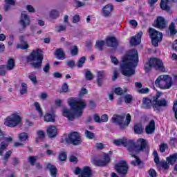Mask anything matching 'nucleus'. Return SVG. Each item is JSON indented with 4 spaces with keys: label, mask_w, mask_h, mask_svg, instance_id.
Wrapping results in <instances>:
<instances>
[{
    "label": "nucleus",
    "mask_w": 177,
    "mask_h": 177,
    "mask_svg": "<svg viewBox=\"0 0 177 177\" xmlns=\"http://www.w3.org/2000/svg\"><path fill=\"white\" fill-rule=\"evenodd\" d=\"M68 105L71 109L64 106L61 111L63 117H66L69 121H74L76 117L82 116L84 110L86 108V102L81 98H70Z\"/></svg>",
    "instance_id": "f257e3e1"
},
{
    "label": "nucleus",
    "mask_w": 177,
    "mask_h": 177,
    "mask_svg": "<svg viewBox=\"0 0 177 177\" xmlns=\"http://www.w3.org/2000/svg\"><path fill=\"white\" fill-rule=\"evenodd\" d=\"M120 68L121 74L124 77L133 75V49L129 50L122 57Z\"/></svg>",
    "instance_id": "f03ea898"
},
{
    "label": "nucleus",
    "mask_w": 177,
    "mask_h": 177,
    "mask_svg": "<svg viewBox=\"0 0 177 177\" xmlns=\"http://www.w3.org/2000/svg\"><path fill=\"white\" fill-rule=\"evenodd\" d=\"M131 120V114L128 113L126 115L125 113H122L121 115L114 114L111 118V121L113 124L118 125L120 129L124 131V129H127V128L129 127Z\"/></svg>",
    "instance_id": "7ed1b4c3"
},
{
    "label": "nucleus",
    "mask_w": 177,
    "mask_h": 177,
    "mask_svg": "<svg viewBox=\"0 0 177 177\" xmlns=\"http://www.w3.org/2000/svg\"><path fill=\"white\" fill-rule=\"evenodd\" d=\"M27 62H37L31 63L34 68L38 69L42 67V60H44V54L40 49L33 50L32 53L26 57Z\"/></svg>",
    "instance_id": "20e7f679"
},
{
    "label": "nucleus",
    "mask_w": 177,
    "mask_h": 177,
    "mask_svg": "<svg viewBox=\"0 0 177 177\" xmlns=\"http://www.w3.org/2000/svg\"><path fill=\"white\" fill-rule=\"evenodd\" d=\"M154 67L156 70L162 71V73L165 72V67L162 61L158 58H151L148 62L144 65V70L145 73H149L151 68Z\"/></svg>",
    "instance_id": "39448f33"
},
{
    "label": "nucleus",
    "mask_w": 177,
    "mask_h": 177,
    "mask_svg": "<svg viewBox=\"0 0 177 177\" xmlns=\"http://www.w3.org/2000/svg\"><path fill=\"white\" fill-rule=\"evenodd\" d=\"M172 77L168 75H160L155 81L156 86H159L160 89H169L172 86Z\"/></svg>",
    "instance_id": "423d86ee"
},
{
    "label": "nucleus",
    "mask_w": 177,
    "mask_h": 177,
    "mask_svg": "<svg viewBox=\"0 0 177 177\" xmlns=\"http://www.w3.org/2000/svg\"><path fill=\"white\" fill-rule=\"evenodd\" d=\"M66 143L73 145V146H80L82 143L81 135L77 131H73L68 134V138L65 139Z\"/></svg>",
    "instance_id": "0eeeda50"
},
{
    "label": "nucleus",
    "mask_w": 177,
    "mask_h": 177,
    "mask_svg": "<svg viewBox=\"0 0 177 177\" xmlns=\"http://www.w3.org/2000/svg\"><path fill=\"white\" fill-rule=\"evenodd\" d=\"M20 124H21V117H20L17 113H12L10 117L6 119L5 122V125L10 128H15V127H17V125H20Z\"/></svg>",
    "instance_id": "6e6552de"
},
{
    "label": "nucleus",
    "mask_w": 177,
    "mask_h": 177,
    "mask_svg": "<svg viewBox=\"0 0 177 177\" xmlns=\"http://www.w3.org/2000/svg\"><path fill=\"white\" fill-rule=\"evenodd\" d=\"M149 37L151 39L152 45L153 46H158V42L162 40V33L160 32L153 28L149 29Z\"/></svg>",
    "instance_id": "1a4fd4ad"
},
{
    "label": "nucleus",
    "mask_w": 177,
    "mask_h": 177,
    "mask_svg": "<svg viewBox=\"0 0 177 177\" xmlns=\"http://www.w3.org/2000/svg\"><path fill=\"white\" fill-rule=\"evenodd\" d=\"M75 175H78V177H93V171L89 166H84L82 169L77 167L74 170Z\"/></svg>",
    "instance_id": "9d476101"
},
{
    "label": "nucleus",
    "mask_w": 177,
    "mask_h": 177,
    "mask_svg": "<svg viewBox=\"0 0 177 177\" xmlns=\"http://www.w3.org/2000/svg\"><path fill=\"white\" fill-rule=\"evenodd\" d=\"M114 168L121 177H125V175L128 174V164L125 160L119 161L115 165Z\"/></svg>",
    "instance_id": "9b49d317"
},
{
    "label": "nucleus",
    "mask_w": 177,
    "mask_h": 177,
    "mask_svg": "<svg viewBox=\"0 0 177 177\" xmlns=\"http://www.w3.org/2000/svg\"><path fill=\"white\" fill-rule=\"evenodd\" d=\"M30 23L31 20L30 19V16L27 15V12H22L19 20V24L22 27L21 29H20V31H24V30L30 26Z\"/></svg>",
    "instance_id": "f8f14e48"
},
{
    "label": "nucleus",
    "mask_w": 177,
    "mask_h": 177,
    "mask_svg": "<svg viewBox=\"0 0 177 177\" xmlns=\"http://www.w3.org/2000/svg\"><path fill=\"white\" fill-rule=\"evenodd\" d=\"M147 149V141L144 138H138L136 143L134 144L133 151L136 153H140L145 151Z\"/></svg>",
    "instance_id": "ddd939ff"
},
{
    "label": "nucleus",
    "mask_w": 177,
    "mask_h": 177,
    "mask_svg": "<svg viewBox=\"0 0 177 177\" xmlns=\"http://www.w3.org/2000/svg\"><path fill=\"white\" fill-rule=\"evenodd\" d=\"M167 161H161L160 165L163 169H168L169 168V164L171 165L175 164L177 161V153L171 155L169 157L167 158Z\"/></svg>",
    "instance_id": "4468645a"
},
{
    "label": "nucleus",
    "mask_w": 177,
    "mask_h": 177,
    "mask_svg": "<svg viewBox=\"0 0 177 177\" xmlns=\"http://www.w3.org/2000/svg\"><path fill=\"white\" fill-rule=\"evenodd\" d=\"M159 96L156 95L153 98V107L156 109L157 107H167L168 106V101L167 100L162 98L158 100Z\"/></svg>",
    "instance_id": "2eb2a0df"
},
{
    "label": "nucleus",
    "mask_w": 177,
    "mask_h": 177,
    "mask_svg": "<svg viewBox=\"0 0 177 177\" xmlns=\"http://www.w3.org/2000/svg\"><path fill=\"white\" fill-rule=\"evenodd\" d=\"M113 10L114 6L111 3L107 4L102 9V16H103V17H111Z\"/></svg>",
    "instance_id": "dca6fc26"
},
{
    "label": "nucleus",
    "mask_w": 177,
    "mask_h": 177,
    "mask_svg": "<svg viewBox=\"0 0 177 177\" xmlns=\"http://www.w3.org/2000/svg\"><path fill=\"white\" fill-rule=\"evenodd\" d=\"M177 2V0H176ZM175 0H161L160 3V7L162 10H165L168 13H171V7L170 5L174 3Z\"/></svg>",
    "instance_id": "f3484780"
},
{
    "label": "nucleus",
    "mask_w": 177,
    "mask_h": 177,
    "mask_svg": "<svg viewBox=\"0 0 177 177\" xmlns=\"http://www.w3.org/2000/svg\"><path fill=\"white\" fill-rule=\"evenodd\" d=\"M111 161L110 156L107 153H104L103 160H98L94 161V165L97 167H106Z\"/></svg>",
    "instance_id": "a211bd4d"
},
{
    "label": "nucleus",
    "mask_w": 177,
    "mask_h": 177,
    "mask_svg": "<svg viewBox=\"0 0 177 177\" xmlns=\"http://www.w3.org/2000/svg\"><path fill=\"white\" fill-rule=\"evenodd\" d=\"M166 26L167 23L165 22V19L162 17H158L153 24V26L156 27V28H159V30H164Z\"/></svg>",
    "instance_id": "6ab92c4d"
},
{
    "label": "nucleus",
    "mask_w": 177,
    "mask_h": 177,
    "mask_svg": "<svg viewBox=\"0 0 177 177\" xmlns=\"http://www.w3.org/2000/svg\"><path fill=\"white\" fill-rule=\"evenodd\" d=\"M20 44L17 45V49H21L22 50H27L30 48L28 43L26 41L25 36H20L19 37Z\"/></svg>",
    "instance_id": "aec40b11"
},
{
    "label": "nucleus",
    "mask_w": 177,
    "mask_h": 177,
    "mask_svg": "<svg viewBox=\"0 0 177 177\" xmlns=\"http://www.w3.org/2000/svg\"><path fill=\"white\" fill-rule=\"evenodd\" d=\"M124 147H126L130 156L131 157H133V140H128L127 138H126Z\"/></svg>",
    "instance_id": "412c9836"
},
{
    "label": "nucleus",
    "mask_w": 177,
    "mask_h": 177,
    "mask_svg": "<svg viewBox=\"0 0 177 177\" xmlns=\"http://www.w3.org/2000/svg\"><path fill=\"white\" fill-rule=\"evenodd\" d=\"M154 131H156V122L153 120H151L148 125L145 127V133L147 135H151L154 133Z\"/></svg>",
    "instance_id": "4be33fe9"
},
{
    "label": "nucleus",
    "mask_w": 177,
    "mask_h": 177,
    "mask_svg": "<svg viewBox=\"0 0 177 177\" xmlns=\"http://www.w3.org/2000/svg\"><path fill=\"white\" fill-rule=\"evenodd\" d=\"M105 44L110 48H117V46H118V41H117V38L114 37L106 38Z\"/></svg>",
    "instance_id": "5701e85b"
},
{
    "label": "nucleus",
    "mask_w": 177,
    "mask_h": 177,
    "mask_svg": "<svg viewBox=\"0 0 177 177\" xmlns=\"http://www.w3.org/2000/svg\"><path fill=\"white\" fill-rule=\"evenodd\" d=\"M106 77V72L101 71L97 72V85L100 87L103 86V79Z\"/></svg>",
    "instance_id": "b1692460"
},
{
    "label": "nucleus",
    "mask_w": 177,
    "mask_h": 177,
    "mask_svg": "<svg viewBox=\"0 0 177 177\" xmlns=\"http://www.w3.org/2000/svg\"><path fill=\"white\" fill-rule=\"evenodd\" d=\"M151 106H153V100L149 98V97H143L142 98V107L143 109H151Z\"/></svg>",
    "instance_id": "393cba45"
},
{
    "label": "nucleus",
    "mask_w": 177,
    "mask_h": 177,
    "mask_svg": "<svg viewBox=\"0 0 177 177\" xmlns=\"http://www.w3.org/2000/svg\"><path fill=\"white\" fill-rule=\"evenodd\" d=\"M47 135L50 138H56L57 136V129L56 127L51 126L47 129Z\"/></svg>",
    "instance_id": "a878e982"
},
{
    "label": "nucleus",
    "mask_w": 177,
    "mask_h": 177,
    "mask_svg": "<svg viewBox=\"0 0 177 177\" xmlns=\"http://www.w3.org/2000/svg\"><path fill=\"white\" fill-rule=\"evenodd\" d=\"M47 169L49 170L50 176L56 177L57 175V168L55 165H52L50 163H48L46 165Z\"/></svg>",
    "instance_id": "bb28decb"
},
{
    "label": "nucleus",
    "mask_w": 177,
    "mask_h": 177,
    "mask_svg": "<svg viewBox=\"0 0 177 177\" xmlns=\"http://www.w3.org/2000/svg\"><path fill=\"white\" fill-rule=\"evenodd\" d=\"M54 55L58 60H64L66 59V53L63 51V48H57Z\"/></svg>",
    "instance_id": "cd10ccee"
},
{
    "label": "nucleus",
    "mask_w": 177,
    "mask_h": 177,
    "mask_svg": "<svg viewBox=\"0 0 177 177\" xmlns=\"http://www.w3.org/2000/svg\"><path fill=\"white\" fill-rule=\"evenodd\" d=\"M133 131L134 133H136L137 135H142V133H143V131H145V128L142 124L138 123L134 125Z\"/></svg>",
    "instance_id": "c85d7f7f"
},
{
    "label": "nucleus",
    "mask_w": 177,
    "mask_h": 177,
    "mask_svg": "<svg viewBox=\"0 0 177 177\" xmlns=\"http://www.w3.org/2000/svg\"><path fill=\"white\" fill-rule=\"evenodd\" d=\"M143 35V32L140 31L138 32L136 35L133 37V45L136 46V45H140V42H142V36Z\"/></svg>",
    "instance_id": "c756f323"
},
{
    "label": "nucleus",
    "mask_w": 177,
    "mask_h": 177,
    "mask_svg": "<svg viewBox=\"0 0 177 177\" xmlns=\"http://www.w3.org/2000/svg\"><path fill=\"white\" fill-rule=\"evenodd\" d=\"M15 67H16V62H15V59L10 58L7 62V65H6V68L8 70V71H10L12 70H14Z\"/></svg>",
    "instance_id": "7c9ffc66"
},
{
    "label": "nucleus",
    "mask_w": 177,
    "mask_h": 177,
    "mask_svg": "<svg viewBox=\"0 0 177 177\" xmlns=\"http://www.w3.org/2000/svg\"><path fill=\"white\" fill-rule=\"evenodd\" d=\"M104 45H106V41L103 40H97L95 43V48L97 50L102 52L104 48Z\"/></svg>",
    "instance_id": "2f4dec72"
},
{
    "label": "nucleus",
    "mask_w": 177,
    "mask_h": 177,
    "mask_svg": "<svg viewBox=\"0 0 177 177\" xmlns=\"http://www.w3.org/2000/svg\"><path fill=\"white\" fill-rule=\"evenodd\" d=\"M133 158V165H135L136 167H139V168L143 167V162L142 161V160H140V158L134 154Z\"/></svg>",
    "instance_id": "473e14b6"
},
{
    "label": "nucleus",
    "mask_w": 177,
    "mask_h": 177,
    "mask_svg": "<svg viewBox=\"0 0 177 177\" xmlns=\"http://www.w3.org/2000/svg\"><path fill=\"white\" fill-rule=\"evenodd\" d=\"M139 63V54L138 50H133V68H136L138 67V64Z\"/></svg>",
    "instance_id": "72a5a7b5"
},
{
    "label": "nucleus",
    "mask_w": 177,
    "mask_h": 177,
    "mask_svg": "<svg viewBox=\"0 0 177 177\" xmlns=\"http://www.w3.org/2000/svg\"><path fill=\"white\" fill-rule=\"evenodd\" d=\"M44 121L46 122H55L56 121L55 115L46 113L44 116Z\"/></svg>",
    "instance_id": "f704fd0d"
},
{
    "label": "nucleus",
    "mask_w": 177,
    "mask_h": 177,
    "mask_svg": "<svg viewBox=\"0 0 177 177\" xmlns=\"http://www.w3.org/2000/svg\"><path fill=\"white\" fill-rule=\"evenodd\" d=\"M127 140V138L124 137L122 138H120V139H117V140H114L113 143V145H115V146H124L125 145V142Z\"/></svg>",
    "instance_id": "c9c22d12"
},
{
    "label": "nucleus",
    "mask_w": 177,
    "mask_h": 177,
    "mask_svg": "<svg viewBox=\"0 0 177 177\" xmlns=\"http://www.w3.org/2000/svg\"><path fill=\"white\" fill-rule=\"evenodd\" d=\"M0 142H13V138H12V137H5V134H3V132L0 129Z\"/></svg>",
    "instance_id": "e433bc0d"
},
{
    "label": "nucleus",
    "mask_w": 177,
    "mask_h": 177,
    "mask_svg": "<svg viewBox=\"0 0 177 177\" xmlns=\"http://www.w3.org/2000/svg\"><path fill=\"white\" fill-rule=\"evenodd\" d=\"M18 138L19 142H26V140H28V138L30 137L28 136V133L26 132H22L19 134Z\"/></svg>",
    "instance_id": "4c0bfd02"
},
{
    "label": "nucleus",
    "mask_w": 177,
    "mask_h": 177,
    "mask_svg": "<svg viewBox=\"0 0 177 177\" xmlns=\"http://www.w3.org/2000/svg\"><path fill=\"white\" fill-rule=\"evenodd\" d=\"M169 30L170 31V35H175L177 33L176 26L175 23L171 22L169 26Z\"/></svg>",
    "instance_id": "58836bf2"
},
{
    "label": "nucleus",
    "mask_w": 177,
    "mask_h": 177,
    "mask_svg": "<svg viewBox=\"0 0 177 177\" xmlns=\"http://www.w3.org/2000/svg\"><path fill=\"white\" fill-rule=\"evenodd\" d=\"M84 77H85V79L86 80V81H92V80H93V78H95V77L93 76V74L89 70L86 71V72L84 73Z\"/></svg>",
    "instance_id": "ea45409f"
},
{
    "label": "nucleus",
    "mask_w": 177,
    "mask_h": 177,
    "mask_svg": "<svg viewBox=\"0 0 177 177\" xmlns=\"http://www.w3.org/2000/svg\"><path fill=\"white\" fill-rule=\"evenodd\" d=\"M114 93H115V95H118V96H121L122 95L127 93V88L123 90L121 87H116L114 89Z\"/></svg>",
    "instance_id": "a19ab883"
},
{
    "label": "nucleus",
    "mask_w": 177,
    "mask_h": 177,
    "mask_svg": "<svg viewBox=\"0 0 177 177\" xmlns=\"http://www.w3.org/2000/svg\"><path fill=\"white\" fill-rule=\"evenodd\" d=\"M9 146V142H1L0 143V156H3V151Z\"/></svg>",
    "instance_id": "79ce46f5"
},
{
    "label": "nucleus",
    "mask_w": 177,
    "mask_h": 177,
    "mask_svg": "<svg viewBox=\"0 0 177 177\" xmlns=\"http://www.w3.org/2000/svg\"><path fill=\"white\" fill-rule=\"evenodd\" d=\"M58 160L61 162L67 160V153L64 151H61L58 155Z\"/></svg>",
    "instance_id": "37998d69"
},
{
    "label": "nucleus",
    "mask_w": 177,
    "mask_h": 177,
    "mask_svg": "<svg viewBox=\"0 0 177 177\" xmlns=\"http://www.w3.org/2000/svg\"><path fill=\"white\" fill-rule=\"evenodd\" d=\"M10 156H12V151H6L5 155L3 157V164L6 165L9 158H10Z\"/></svg>",
    "instance_id": "c03bdc74"
},
{
    "label": "nucleus",
    "mask_w": 177,
    "mask_h": 177,
    "mask_svg": "<svg viewBox=\"0 0 177 177\" xmlns=\"http://www.w3.org/2000/svg\"><path fill=\"white\" fill-rule=\"evenodd\" d=\"M86 60V57H82L77 62V66L78 68H81L82 67H84V63H85V61Z\"/></svg>",
    "instance_id": "a18cd8bd"
},
{
    "label": "nucleus",
    "mask_w": 177,
    "mask_h": 177,
    "mask_svg": "<svg viewBox=\"0 0 177 177\" xmlns=\"http://www.w3.org/2000/svg\"><path fill=\"white\" fill-rule=\"evenodd\" d=\"M153 154L154 156V162L156 164V166L158 167L161 163V162H160V157H158V153H157V151H153Z\"/></svg>",
    "instance_id": "49530a36"
},
{
    "label": "nucleus",
    "mask_w": 177,
    "mask_h": 177,
    "mask_svg": "<svg viewBox=\"0 0 177 177\" xmlns=\"http://www.w3.org/2000/svg\"><path fill=\"white\" fill-rule=\"evenodd\" d=\"M60 16V14L57 11V10H52L50 13V17L51 19H57Z\"/></svg>",
    "instance_id": "de8ad7c7"
},
{
    "label": "nucleus",
    "mask_w": 177,
    "mask_h": 177,
    "mask_svg": "<svg viewBox=\"0 0 177 177\" xmlns=\"http://www.w3.org/2000/svg\"><path fill=\"white\" fill-rule=\"evenodd\" d=\"M21 88L20 90V95H26L27 93L28 90H27V84L23 82L21 84Z\"/></svg>",
    "instance_id": "09e8293b"
},
{
    "label": "nucleus",
    "mask_w": 177,
    "mask_h": 177,
    "mask_svg": "<svg viewBox=\"0 0 177 177\" xmlns=\"http://www.w3.org/2000/svg\"><path fill=\"white\" fill-rule=\"evenodd\" d=\"M37 160H38V156H29L28 158V161L32 166L35 165Z\"/></svg>",
    "instance_id": "8fccbe9b"
},
{
    "label": "nucleus",
    "mask_w": 177,
    "mask_h": 177,
    "mask_svg": "<svg viewBox=\"0 0 177 177\" xmlns=\"http://www.w3.org/2000/svg\"><path fill=\"white\" fill-rule=\"evenodd\" d=\"M137 92L138 93H141L142 95H146L150 92V88L146 87V88H142L140 89H137Z\"/></svg>",
    "instance_id": "3c124183"
},
{
    "label": "nucleus",
    "mask_w": 177,
    "mask_h": 177,
    "mask_svg": "<svg viewBox=\"0 0 177 177\" xmlns=\"http://www.w3.org/2000/svg\"><path fill=\"white\" fill-rule=\"evenodd\" d=\"M28 78L30 80V81L32 82L34 85H37V84H38V80H37V75L34 74H29Z\"/></svg>",
    "instance_id": "603ef678"
},
{
    "label": "nucleus",
    "mask_w": 177,
    "mask_h": 177,
    "mask_svg": "<svg viewBox=\"0 0 177 177\" xmlns=\"http://www.w3.org/2000/svg\"><path fill=\"white\" fill-rule=\"evenodd\" d=\"M35 107L37 111H38L39 116L42 117L43 113H42V109H41V105H39V103L37 102H35Z\"/></svg>",
    "instance_id": "864d4df0"
},
{
    "label": "nucleus",
    "mask_w": 177,
    "mask_h": 177,
    "mask_svg": "<svg viewBox=\"0 0 177 177\" xmlns=\"http://www.w3.org/2000/svg\"><path fill=\"white\" fill-rule=\"evenodd\" d=\"M78 47L77 46H73L71 49V56H77L78 55Z\"/></svg>",
    "instance_id": "5fc2aeb1"
},
{
    "label": "nucleus",
    "mask_w": 177,
    "mask_h": 177,
    "mask_svg": "<svg viewBox=\"0 0 177 177\" xmlns=\"http://www.w3.org/2000/svg\"><path fill=\"white\" fill-rule=\"evenodd\" d=\"M85 135H86V138H87V139H93L95 138V133L86 130L85 131Z\"/></svg>",
    "instance_id": "6e6d98bb"
},
{
    "label": "nucleus",
    "mask_w": 177,
    "mask_h": 177,
    "mask_svg": "<svg viewBox=\"0 0 177 177\" xmlns=\"http://www.w3.org/2000/svg\"><path fill=\"white\" fill-rule=\"evenodd\" d=\"M0 75H6V65H0Z\"/></svg>",
    "instance_id": "4d7b16f0"
},
{
    "label": "nucleus",
    "mask_w": 177,
    "mask_h": 177,
    "mask_svg": "<svg viewBox=\"0 0 177 177\" xmlns=\"http://www.w3.org/2000/svg\"><path fill=\"white\" fill-rule=\"evenodd\" d=\"M148 174L150 177H157V171H156V170L153 168H151L148 171Z\"/></svg>",
    "instance_id": "13d9d810"
},
{
    "label": "nucleus",
    "mask_w": 177,
    "mask_h": 177,
    "mask_svg": "<svg viewBox=\"0 0 177 177\" xmlns=\"http://www.w3.org/2000/svg\"><path fill=\"white\" fill-rule=\"evenodd\" d=\"M165 149H168V145L163 143L160 145V153H165Z\"/></svg>",
    "instance_id": "bf43d9fd"
},
{
    "label": "nucleus",
    "mask_w": 177,
    "mask_h": 177,
    "mask_svg": "<svg viewBox=\"0 0 177 177\" xmlns=\"http://www.w3.org/2000/svg\"><path fill=\"white\" fill-rule=\"evenodd\" d=\"M173 111L174 113V117L177 120V101H175L173 105Z\"/></svg>",
    "instance_id": "052dcab7"
},
{
    "label": "nucleus",
    "mask_w": 177,
    "mask_h": 177,
    "mask_svg": "<svg viewBox=\"0 0 177 177\" xmlns=\"http://www.w3.org/2000/svg\"><path fill=\"white\" fill-rule=\"evenodd\" d=\"M125 103H131L132 102V95H127L124 96Z\"/></svg>",
    "instance_id": "680f3d73"
},
{
    "label": "nucleus",
    "mask_w": 177,
    "mask_h": 177,
    "mask_svg": "<svg viewBox=\"0 0 177 177\" xmlns=\"http://www.w3.org/2000/svg\"><path fill=\"white\" fill-rule=\"evenodd\" d=\"M62 91V92H64V93H67V92H68V84H67V83L63 84Z\"/></svg>",
    "instance_id": "e2e57ef3"
},
{
    "label": "nucleus",
    "mask_w": 177,
    "mask_h": 177,
    "mask_svg": "<svg viewBox=\"0 0 177 177\" xmlns=\"http://www.w3.org/2000/svg\"><path fill=\"white\" fill-rule=\"evenodd\" d=\"M66 25H62L56 28L57 32H61V31H66Z\"/></svg>",
    "instance_id": "0e129e2a"
},
{
    "label": "nucleus",
    "mask_w": 177,
    "mask_h": 177,
    "mask_svg": "<svg viewBox=\"0 0 177 177\" xmlns=\"http://www.w3.org/2000/svg\"><path fill=\"white\" fill-rule=\"evenodd\" d=\"M93 120H94L95 122H97L98 124L102 123L101 118H100V116H99V115H97V113L94 115Z\"/></svg>",
    "instance_id": "69168bd1"
},
{
    "label": "nucleus",
    "mask_w": 177,
    "mask_h": 177,
    "mask_svg": "<svg viewBox=\"0 0 177 177\" xmlns=\"http://www.w3.org/2000/svg\"><path fill=\"white\" fill-rule=\"evenodd\" d=\"M109 121V115L104 114L101 116V122H107Z\"/></svg>",
    "instance_id": "338daca9"
},
{
    "label": "nucleus",
    "mask_w": 177,
    "mask_h": 177,
    "mask_svg": "<svg viewBox=\"0 0 177 177\" xmlns=\"http://www.w3.org/2000/svg\"><path fill=\"white\" fill-rule=\"evenodd\" d=\"M118 75H120V73H118V71L115 70L113 71V75L112 77V81H115L117 78H118Z\"/></svg>",
    "instance_id": "774afa93"
}]
</instances>
